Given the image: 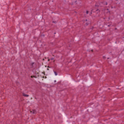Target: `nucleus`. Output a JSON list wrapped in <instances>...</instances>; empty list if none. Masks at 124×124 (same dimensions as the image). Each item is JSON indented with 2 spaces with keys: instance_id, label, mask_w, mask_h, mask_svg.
I'll list each match as a JSON object with an SVG mask.
<instances>
[{
  "instance_id": "1",
  "label": "nucleus",
  "mask_w": 124,
  "mask_h": 124,
  "mask_svg": "<svg viewBox=\"0 0 124 124\" xmlns=\"http://www.w3.org/2000/svg\"><path fill=\"white\" fill-rule=\"evenodd\" d=\"M30 112L31 113H32V114H35L36 113L35 110H32V111H31Z\"/></svg>"
},
{
  "instance_id": "2",
  "label": "nucleus",
  "mask_w": 124,
  "mask_h": 124,
  "mask_svg": "<svg viewBox=\"0 0 124 124\" xmlns=\"http://www.w3.org/2000/svg\"><path fill=\"white\" fill-rule=\"evenodd\" d=\"M23 96H26L27 97H29V95L25 94L24 93H23Z\"/></svg>"
},
{
  "instance_id": "3",
  "label": "nucleus",
  "mask_w": 124,
  "mask_h": 124,
  "mask_svg": "<svg viewBox=\"0 0 124 124\" xmlns=\"http://www.w3.org/2000/svg\"><path fill=\"white\" fill-rule=\"evenodd\" d=\"M54 73H55V75H56V76H57V75H58V73L54 71Z\"/></svg>"
},
{
  "instance_id": "4",
  "label": "nucleus",
  "mask_w": 124,
  "mask_h": 124,
  "mask_svg": "<svg viewBox=\"0 0 124 124\" xmlns=\"http://www.w3.org/2000/svg\"><path fill=\"white\" fill-rule=\"evenodd\" d=\"M33 77L34 78H36V77H35V76H31V78H32Z\"/></svg>"
},
{
  "instance_id": "5",
  "label": "nucleus",
  "mask_w": 124,
  "mask_h": 124,
  "mask_svg": "<svg viewBox=\"0 0 124 124\" xmlns=\"http://www.w3.org/2000/svg\"><path fill=\"white\" fill-rule=\"evenodd\" d=\"M86 14H89V11H86Z\"/></svg>"
},
{
  "instance_id": "6",
  "label": "nucleus",
  "mask_w": 124,
  "mask_h": 124,
  "mask_svg": "<svg viewBox=\"0 0 124 124\" xmlns=\"http://www.w3.org/2000/svg\"><path fill=\"white\" fill-rule=\"evenodd\" d=\"M93 10H91V14H93Z\"/></svg>"
},
{
  "instance_id": "7",
  "label": "nucleus",
  "mask_w": 124,
  "mask_h": 124,
  "mask_svg": "<svg viewBox=\"0 0 124 124\" xmlns=\"http://www.w3.org/2000/svg\"><path fill=\"white\" fill-rule=\"evenodd\" d=\"M105 4L107 5V2H106V3H105Z\"/></svg>"
},
{
  "instance_id": "8",
  "label": "nucleus",
  "mask_w": 124,
  "mask_h": 124,
  "mask_svg": "<svg viewBox=\"0 0 124 124\" xmlns=\"http://www.w3.org/2000/svg\"><path fill=\"white\" fill-rule=\"evenodd\" d=\"M53 23H56V21H53Z\"/></svg>"
},
{
  "instance_id": "9",
  "label": "nucleus",
  "mask_w": 124,
  "mask_h": 124,
  "mask_svg": "<svg viewBox=\"0 0 124 124\" xmlns=\"http://www.w3.org/2000/svg\"><path fill=\"white\" fill-rule=\"evenodd\" d=\"M56 82H57V81H56V80H55V81H54V82L56 83Z\"/></svg>"
},
{
  "instance_id": "10",
  "label": "nucleus",
  "mask_w": 124,
  "mask_h": 124,
  "mask_svg": "<svg viewBox=\"0 0 124 124\" xmlns=\"http://www.w3.org/2000/svg\"><path fill=\"white\" fill-rule=\"evenodd\" d=\"M105 57H103V58H104V59H105Z\"/></svg>"
},
{
  "instance_id": "11",
  "label": "nucleus",
  "mask_w": 124,
  "mask_h": 124,
  "mask_svg": "<svg viewBox=\"0 0 124 124\" xmlns=\"http://www.w3.org/2000/svg\"><path fill=\"white\" fill-rule=\"evenodd\" d=\"M47 70H49V69L47 68Z\"/></svg>"
},
{
  "instance_id": "12",
  "label": "nucleus",
  "mask_w": 124,
  "mask_h": 124,
  "mask_svg": "<svg viewBox=\"0 0 124 124\" xmlns=\"http://www.w3.org/2000/svg\"><path fill=\"white\" fill-rule=\"evenodd\" d=\"M108 9H107V11H108Z\"/></svg>"
},
{
  "instance_id": "13",
  "label": "nucleus",
  "mask_w": 124,
  "mask_h": 124,
  "mask_svg": "<svg viewBox=\"0 0 124 124\" xmlns=\"http://www.w3.org/2000/svg\"><path fill=\"white\" fill-rule=\"evenodd\" d=\"M48 62H49V61H50V60H48Z\"/></svg>"
},
{
  "instance_id": "14",
  "label": "nucleus",
  "mask_w": 124,
  "mask_h": 124,
  "mask_svg": "<svg viewBox=\"0 0 124 124\" xmlns=\"http://www.w3.org/2000/svg\"><path fill=\"white\" fill-rule=\"evenodd\" d=\"M51 60H53V59H51Z\"/></svg>"
},
{
  "instance_id": "15",
  "label": "nucleus",
  "mask_w": 124,
  "mask_h": 124,
  "mask_svg": "<svg viewBox=\"0 0 124 124\" xmlns=\"http://www.w3.org/2000/svg\"><path fill=\"white\" fill-rule=\"evenodd\" d=\"M48 67H50L48 66Z\"/></svg>"
}]
</instances>
